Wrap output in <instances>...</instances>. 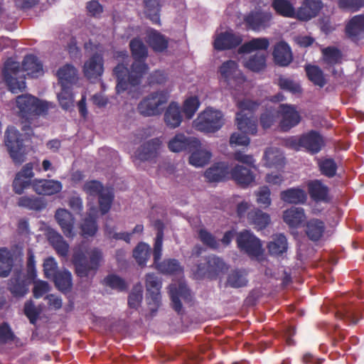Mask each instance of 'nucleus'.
Returning a JSON list of instances; mask_svg holds the SVG:
<instances>
[{
    "label": "nucleus",
    "mask_w": 364,
    "mask_h": 364,
    "mask_svg": "<svg viewBox=\"0 0 364 364\" xmlns=\"http://www.w3.org/2000/svg\"><path fill=\"white\" fill-rule=\"evenodd\" d=\"M161 141L156 138L143 144L135 153V158L140 161H147L154 158L160 147Z\"/></svg>",
    "instance_id": "26"
},
{
    "label": "nucleus",
    "mask_w": 364,
    "mask_h": 364,
    "mask_svg": "<svg viewBox=\"0 0 364 364\" xmlns=\"http://www.w3.org/2000/svg\"><path fill=\"white\" fill-rule=\"evenodd\" d=\"M279 110L272 107L267 108L260 117V124L264 129L269 128L276 121Z\"/></svg>",
    "instance_id": "58"
},
{
    "label": "nucleus",
    "mask_w": 364,
    "mask_h": 364,
    "mask_svg": "<svg viewBox=\"0 0 364 364\" xmlns=\"http://www.w3.org/2000/svg\"><path fill=\"white\" fill-rule=\"evenodd\" d=\"M221 82L225 83L230 90L241 91L243 90L246 79L235 60L224 62L220 67Z\"/></svg>",
    "instance_id": "8"
},
{
    "label": "nucleus",
    "mask_w": 364,
    "mask_h": 364,
    "mask_svg": "<svg viewBox=\"0 0 364 364\" xmlns=\"http://www.w3.org/2000/svg\"><path fill=\"white\" fill-rule=\"evenodd\" d=\"M304 210L300 207H294L286 210L283 213V220L289 227L297 228L305 220Z\"/></svg>",
    "instance_id": "31"
},
{
    "label": "nucleus",
    "mask_w": 364,
    "mask_h": 364,
    "mask_svg": "<svg viewBox=\"0 0 364 364\" xmlns=\"http://www.w3.org/2000/svg\"><path fill=\"white\" fill-rule=\"evenodd\" d=\"M272 21V14L269 11L256 10L249 13L245 22L249 29L259 32L269 28Z\"/></svg>",
    "instance_id": "13"
},
{
    "label": "nucleus",
    "mask_w": 364,
    "mask_h": 364,
    "mask_svg": "<svg viewBox=\"0 0 364 364\" xmlns=\"http://www.w3.org/2000/svg\"><path fill=\"white\" fill-rule=\"evenodd\" d=\"M236 242L241 252L251 258H258L263 254L261 240L250 230H243L237 234Z\"/></svg>",
    "instance_id": "11"
},
{
    "label": "nucleus",
    "mask_w": 364,
    "mask_h": 364,
    "mask_svg": "<svg viewBox=\"0 0 364 364\" xmlns=\"http://www.w3.org/2000/svg\"><path fill=\"white\" fill-rule=\"evenodd\" d=\"M247 274L245 269L232 270L228 275L226 286L237 289L247 286Z\"/></svg>",
    "instance_id": "36"
},
{
    "label": "nucleus",
    "mask_w": 364,
    "mask_h": 364,
    "mask_svg": "<svg viewBox=\"0 0 364 364\" xmlns=\"http://www.w3.org/2000/svg\"><path fill=\"white\" fill-rule=\"evenodd\" d=\"M25 73L31 77H38L43 75L42 63L34 55H27L19 63L8 59L3 69L4 79L12 93H18L26 88Z\"/></svg>",
    "instance_id": "2"
},
{
    "label": "nucleus",
    "mask_w": 364,
    "mask_h": 364,
    "mask_svg": "<svg viewBox=\"0 0 364 364\" xmlns=\"http://www.w3.org/2000/svg\"><path fill=\"white\" fill-rule=\"evenodd\" d=\"M34 176L33 163L25 164L21 170L18 172L13 182L14 190L16 193L21 194L31 183L30 179Z\"/></svg>",
    "instance_id": "19"
},
{
    "label": "nucleus",
    "mask_w": 364,
    "mask_h": 364,
    "mask_svg": "<svg viewBox=\"0 0 364 364\" xmlns=\"http://www.w3.org/2000/svg\"><path fill=\"white\" fill-rule=\"evenodd\" d=\"M245 65L252 71H260L266 66V55L264 53H257L250 56L245 62Z\"/></svg>",
    "instance_id": "53"
},
{
    "label": "nucleus",
    "mask_w": 364,
    "mask_h": 364,
    "mask_svg": "<svg viewBox=\"0 0 364 364\" xmlns=\"http://www.w3.org/2000/svg\"><path fill=\"white\" fill-rule=\"evenodd\" d=\"M83 191L90 196H98L99 206L102 215L109 212L114 199L111 188L104 187L102 183L93 180L84 184Z\"/></svg>",
    "instance_id": "9"
},
{
    "label": "nucleus",
    "mask_w": 364,
    "mask_h": 364,
    "mask_svg": "<svg viewBox=\"0 0 364 364\" xmlns=\"http://www.w3.org/2000/svg\"><path fill=\"white\" fill-rule=\"evenodd\" d=\"M200 146V141L195 137L187 136L183 134H178L168 142V148L173 152L192 151Z\"/></svg>",
    "instance_id": "18"
},
{
    "label": "nucleus",
    "mask_w": 364,
    "mask_h": 364,
    "mask_svg": "<svg viewBox=\"0 0 364 364\" xmlns=\"http://www.w3.org/2000/svg\"><path fill=\"white\" fill-rule=\"evenodd\" d=\"M269 46V41L267 38H254L242 45L239 48L238 51L240 53H250L253 51H265Z\"/></svg>",
    "instance_id": "32"
},
{
    "label": "nucleus",
    "mask_w": 364,
    "mask_h": 364,
    "mask_svg": "<svg viewBox=\"0 0 364 364\" xmlns=\"http://www.w3.org/2000/svg\"><path fill=\"white\" fill-rule=\"evenodd\" d=\"M306 72L309 79L316 85L323 87L326 85V80L322 70L315 65H307Z\"/></svg>",
    "instance_id": "55"
},
{
    "label": "nucleus",
    "mask_w": 364,
    "mask_h": 364,
    "mask_svg": "<svg viewBox=\"0 0 364 364\" xmlns=\"http://www.w3.org/2000/svg\"><path fill=\"white\" fill-rule=\"evenodd\" d=\"M341 9L357 11L364 6V0H338Z\"/></svg>",
    "instance_id": "64"
},
{
    "label": "nucleus",
    "mask_w": 364,
    "mask_h": 364,
    "mask_svg": "<svg viewBox=\"0 0 364 364\" xmlns=\"http://www.w3.org/2000/svg\"><path fill=\"white\" fill-rule=\"evenodd\" d=\"M169 294L172 307L178 314L182 311L181 299L187 302L191 301V291L184 284H179L178 286L175 284H171L169 286Z\"/></svg>",
    "instance_id": "17"
},
{
    "label": "nucleus",
    "mask_w": 364,
    "mask_h": 364,
    "mask_svg": "<svg viewBox=\"0 0 364 364\" xmlns=\"http://www.w3.org/2000/svg\"><path fill=\"white\" fill-rule=\"evenodd\" d=\"M55 218L65 236L73 239L76 235L75 220L73 214L66 209L60 208L56 210Z\"/></svg>",
    "instance_id": "16"
},
{
    "label": "nucleus",
    "mask_w": 364,
    "mask_h": 364,
    "mask_svg": "<svg viewBox=\"0 0 364 364\" xmlns=\"http://www.w3.org/2000/svg\"><path fill=\"white\" fill-rule=\"evenodd\" d=\"M307 187L309 196L314 201L326 203L329 200L328 188L320 180L310 181Z\"/></svg>",
    "instance_id": "24"
},
{
    "label": "nucleus",
    "mask_w": 364,
    "mask_h": 364,
    "mask_svg": "<svg viewBox=\"0 0 364 364\" xmlns=\"http://www.w3.org/2000/svg\"><path fill=\"white\" fill-rule=\"evenodd\" d=\"M237 106L240 112L236 115V124L239 130L245 134H255L257 131V120L252 115L259 104L248 99L238 100Z\"/></svg>",
    "instance_id": "5"
},
{
    "label": "nucleus",
    "mask_w": 364,
    "mask_h": 364,
    "mask_svg": "<svg viewBox=\"0 0 364 364\" xmlns=\"http://www.w3.org/2000/svg\"><path fill=\"white\" fill-rule=\"evenodd\" d=\"M21 136V134L14 127H9L5 132V145L16 164H21L26 159L25 146Z\"/></svg>",
    "instance_id": "10"
},
{
    "label": "nucleus",
    "mask_w": 364,
    "mask_h": 364,
    "mask_svg": "<svg viewBox=\"0 0 364 364\" xmlns=\"http://www.w3.org/2000/svg\"><path fill=\"white\" fill-rule=\"evenodd\" d=\"M143 298V290L141 284L136 285L128 299V304L130 308L136 309L141 304Z\"/></svg>",
    "instance_id": "60"
},
{
    "label": "nucleus",
    "mask_w": 364,
    "mask_h": 364,
    "mask_svg": "<svg viewBox=\"0 0 364 364\" xmlns=\"http://www.w3.org/2000/svg\"><path fill=\"white\" fill-rule=\"evenodd\" d=\"M346 34L354 41L364 36V15L353 16L346 27Z\"/></svg>",
    "instance_id": "29"
},
{
    "label": "nucleus",
    "mask_w": 364,
    "mask_h": 364,
    "mask_svg": "<svg viewBox=\"0 0 364 364\" xmlns=\"http://www.w3.org/2000/svg\"><path fill=\"white\" fill-rule=\"evenodd\" d=\"M9 289L14 296H23L28 292L27 284L21 278V273L10 279Z\"/></svg>",
    "instance_id": "46"
},
{
    "label": "nucleus",
    "mask_w": 364,
    "mask_h": 364,
    "mask_svg": "<svg viewBox=\"0 0 364 364\" xmlns=\"http://www.w3.org/2000/svg\"><path fill=\"white\" fill-rule=\"evenodd\" d=\"M72 86L61 87V91L58 94V99L63 109L69 110L73 107L74 98L71 92Z\"/></svg>",
    "instance_id": "54"
},
{
    "label": "nucleus",
    "mask_w": 364,
    "mask_h": 364,
    "mask_svg": "<svg viewBox=\"0 0 364 364\" xmlns=\"http://www.w3.org/2000/svg\"><path fill=\"white\" fill-rule=\"evenodd\" d=\"M146 301L151 315L158 311L161 305V281L155 274L150 273L146 276Z\"/></svg>",
    "instance_id": "12"
},
{
    "label": "nucleus",
    "mask_w": 364,
    "mask_h": 364,
    "mask_svg": "<svg viewBox=\"0 0 364 364\" xmlns=\"http://www.w3.org/2000/svg\"><path fill=\"white\" fill-rule=\"evenodd\" d=\"M284 156L277 148H268L264 152V159L268 167H279L284 164Z\"/></svg>",
    "instance_id": "43"
},
{
    "label": "nucleus",
    "mask_w": 364,
    "mask_h": 364,
    "mask_svg": "<svg viewBox=\"0 0 364 364\" xmlns=\"http://www.w3.org/2000/svg\"><path fill=\"white\" fill-rule=\"evenodd\" d=\"M272 6L278 14L282 16L287 18L295 17V9L289 0H273Z\"/></svg>",
    "instance_id": "44"
},
{
    "label": "nucleus",
    "mask_w": 364,
    "mask_h": 364,
    "mask_svg": "<svg viewBox=\"0 0 364 364\" xmlns=\"http://www.w3.org/2000/svg\"><path fill=\"white\" fill-rule=\"evenodd\" d=\"M52 279L55 287L61 291H66L72 287V274L68 269L59 271Z\"/></svg>",
    "instance_id": "48"
},
{
    "label": "nucleus",
    "mask_w": 364,
    "mask_h": 364,
    "mask_svg": "<svg viewBox=\"0 0 364 364\" xmlns=\"http://www.w3.org/2000/svg\"><path fill=\"white\" fill-rule=\"evenodd\" d=\"M212 156L209 151L198 149L193 151L189 157V163L196 167H202L207 164Z\"/></svg>",
    "instance_id": "52"
},
{
    "label": "nucleus",
    "mask_w": 364,
    "mask_h": 364,
    "mask_svg": "<svg viewBox=\"0 0 364 364\" xmlns=\"http://www.w3.org/2000/svg\"><path fill=\"white\" fill-rule=\"evenodd\" d=\"M229 168L225 162L217 163L205 172V178L210 182H219L229 178Z\"/></svg>",
    "instance_id": "28"
},
{
    "label": "nucleus",
    "mask_w": 364,
    "mask_h": 364,
    "mask_svg": "<svg viewBox=\"0 0 364 364\" xmlns=\"http://www.w3.org/2000/svg\"><path fill=\"white\" fill-rule=\"evenodd\" d=\"M57 75L61 87L72 86L77 79V70L70 64L60 68L58 70Z\"/></svg>",
    "instance_id": "35"
},
{
    "label": "nucleus",
    "mask_w": 364,
    "mask_h": 364,
    "mask_svg": "<svg viewBox=\"0 0 364 364\" xmlns=\"http://www.w3.org/2000/svg\"><path fill=\"white\" fill-rule=\"evenodd\" d=\"M199 99L196 96L188 97L183 102V111L188 119H191L200 107Z\"/></svg>",
    "instance_id": "56"
},
{
    "label": "nucleus",
    "mask_w": 364,
    "mask_h": 364,
    "mask_svg": "<svg viewBox=\"0 0 364 364\" xmlns=\"http://www.w3.org/2000/svg\"><path fill=\"white\" fill-rule=\"evenodd\" d=\"M183 120V116L179 105L176 102H171L164 113V122L167 127L171 129L178 127Z\"/></svg>",
    "instance_id": "27"
},
{
    "label": "nucleus",
    "mask_w": 364,
    "mask_h": 364,
    "mask_svg": "<svg viewBox=\"0 0 364 364\" xmlns=\"http://www.w3.org/2000/svg\"><path fill=\"white\" fill-rule=\"evenodd\" d=\"M206 263V267L202 264H198V271L201 273H208L210 276H216L228 268L224 261L215 255L208 257Z\"/></svg>",
    "instance_id": "22"
},
{
    "label": "nucleus",
    "mask_w": 364,
    "mask_h": 364,
    "mask_svg": "<svg viewBox=\"0 0 364 364\" xmlns=\"http://www.w3.org/2000/svg\"><path fill=\"white\" fill-rule=\"evenodd\" d=\"M280 197L284 202L290 204H304L307 200L306 192L299 188H291L282 191Z\"/></svg>",
    "instance_id": "33"
},
{
    "label": "nucleus",
    "mask_w": 364,
    "mask_h": 364,
    "mask_svg": "<svg viewBox=\"0 0 364 364\" xmlns=\"http://www.w3.org/2000/svg\"><path fill=\"white\" fill-rule=\"evenodd\" d=\"M16 105L22 119V130L27 136L32 134V121L48 109V103L41 101L31 95H21L16 97Z\"/></svg>",
    "instance_id": "3"
},
{
    "label": "nucleus",
    "mask_w": 364,
    "mask_h": 364,
    "mask_svg": "<svg viewBox=\"0 0 364 364\" xmlns=\"http://www.w3.org/2000/svg\"><path fill=\"white\" fill-rule=\"evenodd\" d=\"M272 55L274 63L279 66H287L292 60L291 48L284 41H280L274 46Z\"/></svg>",
    "instance_id": "25"
},
{
    "label": "nucleus",
    "mask_w": 364,
    "mask_h": 364,
    "mask_svg": "<svg viewBox=\"0 0 364 364\" xmlns=\"http://www.w3.org/2000/svg\"><path fill=\"white\" fill-rule=\"evenodd\" d=\"M279 113L281 115L279 127L284 132H287L298 125L301 121V116L294 105L280 104Z\"/></svg>",
    "instance_id": "14"
},
{
    "label": "nucleus",
    "mask_w": 364,
    "mask_h": 364,
    "mask_svg": "<svg viewBox=\"0 0 364 364\" xmlns=\"http://www.w3.org/2000/svg\"><path fill=\"white\" fill-rule=\"evenodd\" d=\"M321 172L324 176L331 178L336 173L337 164L332 159H324L318 162Z\"/></svg>",
    "instance_id": "57"
},
{
    "label": "nucleus",
    "mask_w": 364,
    "mask_h": 364,
    "mask_svg": "<svg viewBox=\"0 0 364 364\" xmlns=\"http://www.w3.org/2000/svg\"><path fill=\"white\" fill-rule=\"evenodd\" d=\"M154 227L157 230L154 245L153 255L156 261L161 259L162 256V246L164 238V223L160 220L154 223Z\"/></svg>",
    "instance_id": "42"
},
{
    "label": "nucleus",
    "mask_w": 364,
    "mask_h": 364,
    "mask_svg": "<svg viewBox=\"0 0 364 364\" xmlns=\"http://www.w3.org/2000/svg\"><path fill=\"white\" fill-rule=\"evenodd\" d=\"M299 142L301 147L312 154L319 152L323 144L321 136L314 131H311L300 136Z\"/></svg>",
    "instance_id": "23"
},
{
    "label": "nucleus",
    "mask_w": 364,
    "mask_h": 364,
    "mask_svg": "<svg viewBox=\"0 0 364 364\" xmlns=\"http://www.w3.org/2000/svg\"><path fill=\"white\" fill-rule=\"evenodd\" d=\"M151 248L145 242H140L134 248L133 256L140 266H145L150 256Z\"/></svg>",
    "instance_id": "51"
},
{
    "label": "nucleus",
    "mask_w": 364,
    "mask_h": 364,
    "mask_svg": "<svg viewBox=\"0 0 364 364\" xmlns=\"http://www.w3.org/2000/svg\"><path fill=\"white\" fill-rule=\"evenodd\" d=\"M267 247L270 255L275 256L282 255L288 249L287 237L283 234L274 235L272 240L269 242Z\"/></svg>",
    "instance_id": "39"
},
{
    "label": "nucleus",
    "mask_w": 364,
    "mask_h": 364,
    "mask_svg": "<svg viewBox=\"0 0 364 364\" xmlns=\"http://www.w3.org/2000/svg\"><path fill=\"white\" fill-rule=\"evenodd\" d=\"M193 124L198 131L214 133L224 124L223 114L219 110L208 108L198 116Z\"/></svg>",
    "instance_id": "7"
},
{
    "label": "nucleus",
    "mask_w": 364,
    "mask_h": 364,
    "mask_svg": "<svg viewBox=\"0 0 364 364\" xmlns=\"http://www.w3.org/2000/svg\"><path fill=\"white\" fill-rule=\"evenodd\" d=\"M129 47L134 62L130 70L124 63H119L114 68V73L117 78L116 90L118 94L127 91L132 98H137L141 94L142 77L149 69L144 62L148 56V49L143 41L137 38L130 41Z\"/></svg>",
    "instance_id": "1"
},
{
    "label": "nucleus",
    "mask_w": 364,
    "mask_h": 364,
    "mask_svg": "<svg viewBox=\"0 0 364 364\" xmlns=\"http://www.w3.org/2000/svg\"><path fill=\"white\" fill-rule=\"evenodd\" d=\"M103 59L101 55L94 54L85 63L84 74L89 80H96L103 73Z\"/></svg>",
    "instance_id": "21"
},
{
    "label": "nucleus",
    "mask_w": 364,
    "mask_h": 364,
    "mask_svg": "<svg viewBox=\"0 0 364 364\" xmlns=\"http://www.w3.org/2000/svg\"><path fill=\"white\" fill-rule=\"evenodd\" d=\"M323 55L325 61L330 65L340 63L342 58L341 51L334 47L324 48L323 50Z\"/></svg>",
    "instance_id": "59"
},
{
    "label": "nucleus",
    "mask_w": 364,
    "mask_h": 364,
    "mask_svg": "<svg viewBox=\"0 0 364 364\" xmlns=\"http://www.w3.org/2000/svg\"><path fill=\"white\" fill-rule=\"evenodd\" d=\"M80 229L82 235L85 237L94 236L98 229L95 217L91 213H88L82 220L80 224Z\"/></svg>",
    "instance_id": "50"
},
{
    "label": "nucleus",
    "mask_w": 364,
    "mask_h": 364,
    "mask_svg": "<svg viewBox=\"0 0 364 364\" xmlns=\"http://www.w3.org/2000/svg\"><path fill=\"white\" fill-rule=\"evenodd\" d=\"M279 85L281 89L289 91L292 93H297L301 91V87L299 84L289 78L280 77L279 79Z\"/></svg>",
    "instance_id": "63"
},
{
    "label": "nucleus",
    "mask_w": 364,
    "mask_h": 364,
    "mask_svg": "<svg viewBox=\"0 0 364 364\" xmlns=\"http://www.w3.org/2000/svg\"><path fill=\"white\" fill-rule=\"evenodd\" d=\"M198 237L200 241L208 247L216 250L219 247V242L210 232L205 229L198 231Z\"/></svg>",
    "instance_id": "61"
},
{
    "label": "nucleus",
    "mask_w": 364,
    "mask_h": 364,
    "mask_svg": "<svg viewBox=\"0 0 364 364\" xmlns=\"http://www.w3.org/2000/svg\"><path fill=\"white\" fill-rule=\"evenodd\" d=\"M147 42L156 52H162L168 47L167 38L156 30L151 29L147 33Z\"/></svg>",
    "instance_id": "38"
},
{
    "label": "nucleus",
    "mask_w": 364,
    "mask_h": 364,
    "mask_svg": "<svg viewBox=\"0 0 364 364\" xmlns=\"http://www.w3.org/2000/svg\"><path fill=\"white\" fill-rule=\"evenodd\" d=\"M18 205L29 210L40 211L46 208L45 200L36 196H23L18 200Z\"/></svg>",
    "instance_id": "41"
},
{
    "label": "nucleus",
    "mask_w": 364,
    "mask_h": 364,
    "mask_svg": "<svg viewBox=\"0 0 364 364\" xmlns=\"http://www.w3.org/2000/svg\"><path fill=\"white\" fill-rule=\"evenodd\" d=\"M48 240L60 256L63 257L68 256L69 245L60 233L53 230L48 231Z\"/></svg>",
    "instance_id": "34"
},
{
    "label": "nucleus",
    "mask_w": 364,
    "mask_h": 364,
    "mask_svg": "<svg viewBox=\"0 0 364 364\" xmlns=\"http://www.w3.org/2000/svg\"><path fill=\"white\" fill-rule=\"evenodd\" d=\"M13 267V256L6 247L0 248V277H7Z\"/></svg>",
    "instance_id": "47"
},
{
    "label": "nucleus",
    "mask_w": 364,
    "mask_h": 364,
    "mask_svg": "<svg viewBox=\"0 0 364 364\" xmlns=\"http://www.w3.org/2000/svg\"><path fill=\"white\" fill-rule=\"evenodd\" d=\"M144 13L154 24H160L159 4L157 0L144 1Z\"/></svg>",
    "instance_id": "49"
},
{
    "label": "nucleus",
    "mask_w": 364,
    "mask_h": 364,
    "mask_svg": "<svg viewBox=\"0 0 364 364\" xmlns=\"http://www.w3.org/2000/svg\"><path fill=\"white\" fill-rule=\"evenodd\" d=\"M247 219L250 223H252L257 229L260 230L266 228L270 222L269 215L259 209L249 212L247 213Z\"/></svg>",
    "instance_id": "45"
},
{
    "label": "nucleus",
    "mask_w": 364,
    "mask_h": 364,
    "mask_svg": "<svg viewBox=\"0 0 364 364\" xmlns=\"http://www.w3.org/2000/svg\"><path fill=\"white\" fill-rule=\"evenodd\" d=\"M170 97L167 90L151 92L138 104V112L144 117L157 116L161 114Z\"/></svg>",
    "instance_id": "6"
},
{
    "label": "nucleus",
    "mask_w": 364,
    "mask_h": 364,
    "mask_svg": "<svg viewBox=\"0 0 364 364\" xmlns=\"http://www.w3.org/2000/svg\"><path fill=\"white\" fill-rule=\"evenodd\" d=\"M154 264L156 269L161 273L166 274H175L183 272V267L180 262L176 259H168L163 262L156 261L154 258Z\"/></svg>",
    "instance_id": "37"
},
{
    "label": "nucleus",
    "mask_w": 364,
    "mask_h": 364,
    "mask_svg": "<svg viewBox=\"0 0 364 364\" xmlns=\"http://www.w3.org/2000/svg\"><path fill=\"white\" fill-rule=\"evenodd\" d=\"M103 255L98 248H93L85 254L80 248L74 251L73 262L77 274L80 277L94 275L100 266Z\"/></svg>",
    "instance_id": "4"
},
{
    "label": "nucleus",
    "mask_w": 364,
    "mask_h": 364,
    "mask_svg": "<svg viewBox=\"0 0 364 364\" xmlns=\"http://www.w3.org/2000/svg\"><path fill=\"white\" fill-rule=\"evenodd\" d=\"M43 271L46 278L52 279L60 270L53 257H48L43 262Z\"/></svg>",
    "instance_id": "62"
},
{
    "label": "nucleus",
    "mask_w": 364,
    "mask_h": 364,
    "mask_svg": "<svg viewBox=\"0 0 364 364\" xmlns=\"http://www.w3.org/2000/svg\"><path fill=\"white\" fill-rule=\"evenodd\" d=\"M242 41V38L239 34L225 31L215 36L214 48L218 50H228L238 46Z\"/></svg>",
    "instance_id": "20"
},
{
    "label": "nucleus",
    "mask_w": 364,
    "mask_h": 364,
    "mask_svg": "<svg viewBox=\"0 0 364 364\" xmlns=\"http://www.w3.org/2000/svg\"><path fill=\"white\" fill-rule=\"evenodd\" d=\"M232 178L242 187H247L255 180L250 169L240 165L235 166L230 171Z\"/></svg>",
    "instance_id": "30"
},
{
    "label": "nucleus",
    "mask_w": 364,
    "mask_h": 364,
    "mask_svg": "<svg viewBox=\"0 0 364 364\" xmlns=\"http://www.w3.org/2000/svg\"><path fill=\"white\" fill-rule=\"evenodd\" d=\"M31 186L37 194L42 196H53L63 189L62 183L53 179L35 178L32 181Z\"/></svg>",
    "instance_id": "15"
},
{
    "label": "nucleus",
    "mask_w": 364,
    "mask_h": 364,
    "mask_svg": "<svg viewBox=\"0 0 364 364\" xmlns=\"http://www.w3.org/2000/svg\"><path fill=\"white\" fill-rule=\"evenodd\" d=\"M325 230V225L318 219L309 220L306 225V233L312 241H318L322 237Z\"/></svg>",
    "instance_id": "40"
}]
</instances>
